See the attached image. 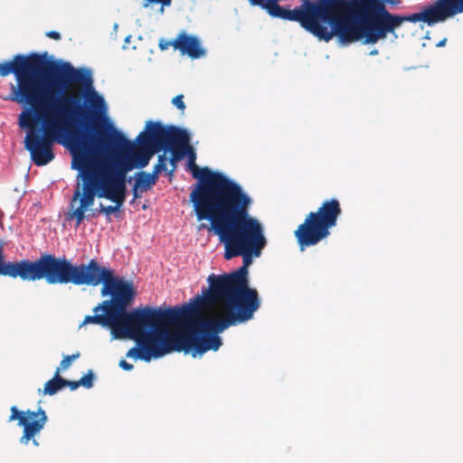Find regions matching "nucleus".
Here are the masks:
<instances>
[{"label": "nucleus", "instance_id": "obj_1", "mask_svg": "<svg viewBox=\"0 0 463 463\" xmlns=\"http://www.w3.org/2000/svg\"><path fill=\"white\" fill-rule=\"evenodd\" d=\"M213 203V213H198L199 222H210L209 227L202 223L199 229L213 232L224 246V259L241 257L242 266L230 273L211 274L208 288H203L187 304L222 345L219 334L252 319L260 307L257 289L249 286L248 269L261 255L267 239L260 222L249 213L252 199L248 194L236 189Z\"/></svg>", "mask_w": 463, "mask_h": 463}, {"label": "nucleus", "instance_id": "obj_2", "mask_svg": "<svg viewBox=\"0 0 463 463\" xmlns=\"http://www.w3.org/2000/svg\"><path fill=\"white\" fill-rule=\"evenodd\" d=\"M23 77L22 95L16 103L23 107L18 126L26 130L31 139L37 131L44 133L46 140L55 138L57 129L71 133H85V126H95L83 112L79 98L66 97L71 83L82 85L85 101L95 116L107 118V104L93 85L92 71L74 68L69 61H56L47 52H32Z\"/></svg>", "mask_w": 463, "mask_h": 463}, {"label": "nucleus", "instance_id": "obj_3", "mask_svg": "<svg viewBox=\"0 0 463 463\" xmlns=\"http://www.w3.org/2000/svg\"><path fill=\"white\" fill-rule=\"evenodd\" d=\"M176 325L181 326V330L172 338L160 325H146L141 339L137 341L140 348L132 347L126 356L150 362L152 358H159L175 351L196 358L209 350L217 351L222 346L217 338L203 327L196 315L183 318Z\"/></svg>", "mask_w": 463, "mask_h": 463}, {"label": "nucleus", "instance_id": "obj_4", "mask_svg": "<svg viewBox=\"0 0 463 463\" xmlns=\"http://www.w3.org/2000/svg\"><path fill=\"white\" fill-rule=\"evenodd\" d=\"M102 132L106 133L108 142L99 144L96 148L120 151L133 169L145 168L155 154L166 152L172 148L171 145L187 142L185 128L174 125L165 126L160 121L148 120L145 129L133 142L118 130L108 118Z\"/></svg>", "mask_w": 463, "mask_h": 463}, {"label": "nucleus", "instance_id": "obj_5", "mask_svg": "<svg viewBox=\"0 0 463 463\" xmlns=\"http://www.w3.org/2000/svg\"><path fill=\"white\" fill-rule=\"evenodd\" d=\"M71 283L76 286L96 287L102 285L101 297H109L93 308L94 314L109 315L111 323L114 317L122 315L125 308H128L136 298L133 281L125 279L115 273L113 269L99 264L91 259L87 264H74L71 262L62 284Z\"/></svg>", "mask_w": 463, "mask_h": 463}, {"label": "nucleus", "instance_id": "obj_6", "mask_svg": "<svg viewBox=\"0 0 463 463\" xmlns=\"http://www.w3.org/2000/svg\"><path fill=\"white\" fill-rule=\"evenodd\" d=\"M55 133V138L52 140H46L44 133L39 131L35 133L33 139L30 137H25L24 147L37 166L45 165L54 158L52 149L54 143L66 147L72 156L71 167L78 171L77 184L71 206L72 207L73 203L79 200L80 206L89 210L93 205L96 197L105 198L103 183L88 165L85 155L80 154L77 149H74V146H71L70 142H67L66 132H63V129H57Z\"/></svg>", "mask_w": 463, "mask_h": 463}, {"label": "nucleus", "instance_id": "obj_7", "mask_svg": "<svg viewBox=\"0 0 463 463\" xmlns=\"http://www.w3.org/2000/svg\"><path fill=\"white\" fill-rule=\"evenodd\" d=\"M85 133H71L67 129V142L74 146L80 154H84L86 161L102 183L127 184L133 177H127L133 166L121 154L115 155L116 150H99L96 146L108 142L106 133L95 126H85Z\"/></svg>", "mask_w": 463, "mask_h": 463}, {"label": "nucleus", "instance_id": "obj_8", "mask_svg": "<svg viewBox=\"0 0 463 463\" xmlns=\"http://www.w3.org/2000/svg\"><path fill=\"white\" fill-rule=\"evenodd\" d=\"M193 314L187 302L182 305L154 307L150 306L137 307L128 311L125 308L122 315L114 317V321L108 326L110 327L113 339H141L143 330L149 324L165 322L177 324L183 318H187Z\"/></svg>", "mask_w": 463, "mask_h": 463}, {"label": "nucleus", "instance_id": "obj_9", "mask_svg": "<svg viewBox=\"0 0 463 463\" xmlns=\"http://www.w3.org/2000/svg\"><path fill=\"white\" fill-rule=\"evenodd\" d=\"M323 4L314 36L325 42L337 36L343 46L366 39L367 28L354 24L357 9L352 6L350 0H325Z\"/></svg>", "mask_w": 463, "mask_h": 463}, {"label": "nucleus", "instance_id": "obj_10", "mask_svg": "<svg viewBox=\"0 0 463 463\" xmlns=\"http://www.w3.org/2000/svg\"><path fill=\"white\" fill-rule=\"evenodd\" d=\"M184 156L188 159V165L192 171L193 177L198 180V183L190 194V202L193 203L196 218L200 212L212 213L214 210L211 204L218 198H222L232 191L239 189L241 194H247L242 187L234 180L229 178L220 172H212L208 167L199 168L196 164V154L188 144L187 146H182Z\"/></svg>", "mask_w": 463, "mask_h": 463}, {"label": "nucleus", "instance_id": "obj_11", "mask_svg": "<svg viewBox=\"0 0 463 463\" xmlns=\"http://www.w3.org/2000/svg\"><path fill=\"white\" fill-rule=\"evenodd\" d=\"M71 264V261L65 257L60 258L46 252L41 253L35 260H6L4 243L0 241V277L20 279L22 281L45 279L50 285L62 284Z\"/></svg>", "mask_w": 463, "mask_h": 463}, {"label": "nucleus", "instance_id": "obj_12", "mask_svg": "<svg viewBox=\"0 0 463 463\" xmlns=\"http://www.w3.org/2000/svg\"><path fill=\"white\" fill-rule=\"evenodd\" d=\"M340 213V203L336 199L325 202L317 213L311 212L295 232L300 250L316 245L327 237Z\"/></svg>", "mask_w": 463, "mask_h": 463}, {"label": "nucleus", "instance_id": "obj_13", "mask_svg": "<svg viewBox=\"0 0 463 463\" xmlns=\"http://www.w3.org/2000/svg\"><path fill=\"white\" fill-rule=\"evenodd\" d=\"M279 1L269 0L264 8L272 17L299 23L306 31L314 35L325 0H300V5L293 9L279 5Z\"/></svg>", "mask_w": 463, "mask_h": 463}, {"label": "nucleus", "instance_id": "obj_14", "mask_svg": "<svg viewBox=\"0 0 463 463\" xmlns=\"http://www.w3.org/2000/svg\"><path fill=\"white\" fill-rule=\"evenodd\" d=\"M352 6L358 9L354 15V24L365 25L367 28L364 44L376 43L379 40L384 39L388 33L392 34L388 9H375L366 5Z\"/></svg>", "mask_w": 463, "mask_h": 463}, {"label": "nucleus", "instance_id": "obj_15", "mask_svg": "<svg viewBox=\"0 0 463 463\" xmlns=\"http://www.w3.org/2000/svg\"><path fill=\"white\" fill-rule=\"evenodd\" d=\"M18 420V425L24 428V434L20 438L21 444H27L30 439H33L34 446L38 447L39 443L34 439V436L39 433L47 422V415L45 411L39 408L37 411H22L16 406L11 408V416L9 420Z\"/></svg>", "mask_w": 463, "mask_h": 463}, {"label": "nucleus", "instance_id": "obj_16", "mask_svg": "<svg viewBox=\"0 0 463 463\" xmlns=\"http://www.w3.org/2000/svg\"><path fill=\"white\" fill-rule=\"evenodd\" d=\"M440 13L441 12H439L437 2L424 5L420 8V12L413 14H397L389 12L392 34L394 36L395 39H397L398 35L396 34L395 30L399 28L404 22H423L426 23L429 26H433L438 23H442L444 22V17L441 16Z\"/></svg>", "mask_w": 463, "mask_h": 463}, {"label": "nucleus", "instance_id": "obj_17", "mask_svg": "<svg viewBox=\"0 0 463 463\" xmlns=\"http://www.w3.org/2000/svg\"><path fill=\"white\" fill-rule=\"evenodd\" d=\"M28 58V54L26 55L19 53L14 55L11 61H6L3 63H0V76L6 77L9 74H14L16 80V84L10 83V92L4 99L5 100L16 103L17 98L22 95V80Z\"/></svg>", "mask_w": 463, "mask_h": 463}, {"label": "nucleus", "instance_id": "obj_18", "mask_svg": "<svg viewBox=\"0 0 463 463\" xmlns=\"http://www.w3.org/2000/svg\"><path fill=\"white\" fill-rule=\"evenodd\" d=\"M175 49L179 50L182 54H187L193 59H198L206 54V51L201 46L198 37L182 33L173 41Z\"/></svg>", "mask_w": 463, "mask_h": 463}, {"label": "nucleus", "instance_id": "obj_19", "mask_svg": "<svg viewBox=\"0 0 463 463\" xmlns=\"http://www.w3.org/2000/svg\"><path fill=\"white\" fill-rule=\"evenodd\" d=\"M105 199L120 204L122 207L127 197V184L103 183Z\"/></svg>", "mask_w": 463, "mask_h": 463}, {"label": "nucleus", "instance_id": "obj_20", "mask_svg": "<svg viewBox=\"0 0 463 463\" xmlns=\"http://www.w3.org/2000/svg\"><path fill=\"white\" fill-rule=\"evenodd\" d=\"M134 184L132 187L133 199L130 201V203H133L137 199L142 197V194L147 191H149L153 185L149 182L148 178L146 176L145 171L137 172L134 176Z\"/></svg>", "mask_w": 463, "mask_h": 463}, {"label": "nucleus", "instance_id": "obj_21", "mask_svg": "<svg viewBox=\"0 0 463 463\" xmlns=\"http://www.w3.org/2000/svg\"><path fill=\"white\" fill-rule=\"evenodd\" d=\"M436 2L441 16L444 17V22L449 17L463 13V0H437Z\"/></svg>", "mask_w": 463, "mask_h": 463}, {"label": "nucleus", "instance_id": "obj_22", "mask_svg": "<svg viewBox=\"0 0 463 463\" xmlns=\"http://www.w3.org/2000/svg\"><path fill=\"white\" fill-rule=\"evenodd\" d=\"M186 134H187V142L186 143H184V144L176 143V144L171 145L172 148L169 150H166V153L167 152L171 153V157L169 158V163L172 166V169L167 173V175H169V176H173L174 172L175 171V168H176L177 161H179L184 157V153H181V152L177 153L176 150L181 148L182 146H187L188 144H190L191 136H190V133L188 132V130H186Z\"/></svg>", "mask_w": 463, "mask_h": 463}, {"label": "nucleus", "instance_id": "obj_23", "mask_svg": "<svg viewBox=\"0 0 463 463\" xmlns=\"http://www.w3.org/2000/svg\"><path fill=\"white\" fill-rule=\"evenodd\" d=\"M400 0H350L352 5H366L375 9H387L386 4L396 5Z\"/></svg>", "mask_w": 463, "mask_h": 463}, {"label": "nucleus", "instance_id": "obj_24", "mask_svg": "<svg viewBox=\"0 0 463 463\" xmlns=\"http://www.w3.org/2000/svg\"><path fill=\"white\" fill-rule=\"evenodd\" d=\"M60 379H61V376H60V368H57L54 377L45 383L43 393L54 395L58 391L61 390L63 386Z\"/></svg>", "mask_w": 463, "mask_h": 463}, {"label": "nucleus", "instance_id": "obj_25", "mask_svg": "<svg viewBox=\"0 0 463 463\" xmlns=\"http://www.w3.org/2000/svg\"><path fill=\"white\" fill-rule=\"evenodd\" d=\"M87 324H96L106 327L111 324V317L109 315L94 314L92 316H86L80 326Z\"/></svg>", "mask_w": 463, "mask_h": 463}, {"label": "nucleus", "instance_id": "obj_26", "mask_svg": "<svg viewBox=\"0 0 463 463\" xmlns=\"http://www.w3.org/2000/svg\"><path fill=\"white\" fill-rule=\"evenodd\" d=\"M88 210L80 207V205L71 213H68L66 216L67 220L75 219L76 220V227H79L84 219H87V215H85V213Z\"/></svg>", "mask_w": 463, "mask_h": 463}, {"label": "nucleus", "instance_id": "obj_27", "mask_svg": "<svg viewBox=\"0 0 463 463\" xmlns=\"http://www.w3.org/2000/svg\"><path fill=\"white\" fill-rule=\"evenodd\" d=\"M120 204L115 203L114 205L104 206L102 203L99 204V212L106 215L108 221H110V215L117 213L120 211Z\"/></svg>", "mask_w": 463, "mask_h": 463}, {"label": "nucleus", "instance_id": "obj_28", "mask_svg": "<svg viewBox=\"0 0 463 463\" xmlns=\"http://www.w3.org/2000/svg\"><path fill=\"white\" fill-rule=\"evenodd\" d=\"M94 380V373L92 372V370H89V372L80 379L79 383L80 384V386L90 389L93 386Z\"/></svg>", "mask_w": 463, "mask_h": 463}, {"label": "nucleus", "instance_id": "obj_29", "mask_svg": "<svg viewBox=\"0 0 463 463\" xmlns=\"http://www.w3.org/2000/svg\"><path fill=\"white\" fill-rule=\"evenodd\" d=\"M166 152H164V154L159 155L157 158V163L154 166V168H158L160 172H165V175L169 172L166 166L167 157L165 156Z\"/></svg>", "mask_w": 463, "mask_h": 463}, {"label": "nucleus", "instance_id": "obj_30", "mask_svg": "<svg viewBox=\"0 0 463 463\" xmlns=\"http://www.w3.org/2000/svg\"><path fill=\"white\" fill-rule=\"evenodd\" d=\"M160 174H162V172H160L158 168H154L151 173L146 172V176L154 186L156 184Z\"/></svg>", "mask_w": 463, "mask_h": 463}, {"label": "nucleus", "instance_id": "obj_31", "mask_svg": "<svg viewBox=\"0 0 463 463\" xmlns=\"http://www.w3.org/2000/svg\"><path fill=\"white\" fill-rule=\"evenodd\" d=\"M78 357H80V353H76L74 354H71V355H67L65 356L62 361L61 362V367L62 369H66L68 368L70 365H71V363L77 359Z\"/></svg>", "mask_w": 463, "mask_h": 463}, {"label": "nucleus", "instance_id": "obj_32", "mask_svg": "<svg viewBox=\"0 0 463 463\" xmlns=\"http://www.w3.org/2000/svg\"><path fill=\"white\" fill-rule=\"evenodd\" d=\"M152 4H160L163 6H170L172 0H144V7L146 8Z\"/></svg>", "mask_w": 463, "mask_h": 463}, {"label": "nucleus", "instance_id": "obj_33", "mask_svg": "<svg viewBox=\"0 0 463 463\" xmlns=\"http://www.w3.org/2000/svg\"><path fill=\"white\" fill-rule=\"evenodd\" d=\"M61 383L62 384L63 388L68 386L70 387V389L71 391H74L76 390L78 387L80 386V384L79 383V381H76V382H72V381H69V380H66L64 378L61 377Z\"/></svg>", "mask_w": 463, "mask_h": 463}, {"label": "nucleus", "instance_id": "obj_34", "mask_svg": "<svg viewBox=\"0 0 463 463\" xmlns=\"http://www.w3.org/2000/svg\"><path fill=\"white\" fill-rule=\"evenodd\" d=\"M183 99V95H177L172 99L173 105H175L177 109L181 110H184L185 109V105Z\"/></svg>", "mask_w": 463, "mask_h": 463}, {"label": "nucleus", "instance_id": "obj_35", "mask_svg": "<svg viewBox=\"0 0 463 463\" xmlns=\"http://www.w3.org/2000/svg\"><path fill=\"white\" fill-rule=\"evenodd\" d=\"M119 366H120V368H122L125 371H131L134 368L133 364L128 363L125 360H121L119 362Z\"/></svg>", "mask_w": 463, "mask_h": 463}, {"label": "nucleus", "instance_id": "obj_36", "mask_svg": "<svg viewBox=\"0 0 463 463\" xmlns=\"http://www.w3.org/2000/svg\"><path fill=\"white\" fill-rule=\"evenodd\" d=\"M46 36L54 40H61V36L59 32L49 31L46 33Z\"/></svg>", "mask_w": 463, "mask_h": 463}, {"label": "nucleus", "instance_id": "obj_37", "mask_svg": "<svg viewBox=\"0 0 463 463\" xmlns=\"http://www.w3.org/2000/svg\"><path fill=\"white\" fill-rule=\"evenodd\" d=\"M269 0H249V2L252 5H259L261 7H265L267 5V3H269Z\"/></svg>", "mask_w": 463, "mask_h": 463}, {"label": "nucleus", "instance_id": "obj_38", "mask_svg": "<svg viewBox=\"0 0 463 463\" xmlns=\"http://www.w3.org/2000/svg\"><path fill=\"white\" fill-rule=\"evenodd\" d=\"M170 45H173V42H165L161 40L159 43V47L162 51L167 50Z\"/></svg>", "mask_w": 463, "mask_h": 463}, {"label": "nucleus", "instance_id": "obj_39", "mask_svg": "<svg viewBox=\"0 0 463 463\" xmlns=\"http://www.w3.org/2000/svg\"><path fill=\"white\" fill-rule=\"evenodd\" d=\"M99 213H102L99 212V208H96L91 210V213L87 214V220H90V218L97 217Z\"/></svg>", "mask_w": 463, "mask_h": 463}, {"label": "nucleus", "instance_id": "obj_40", "mask_svg": "<svg viewBox=\"0 0 463 463\" xmlns=\"http://www.w3.org/2000/svg\"><path fill=\"white\" fill-rule=\"evenodd\" d=\"M446 42H447V39H446V38H444V39L440 40V41L436 44V46H437V47H443V46H445Z\"/></svg>", "mask_w": 463, "mask_h": 463}, {"label": "nucleus", "instance_id": "obj_41", "mask_svg": "<svg viewBox=\"0 0 463 463\" xmlns=\"http://www.w3.org/2000/svg\"><path fill=\"white\" fill-rule=\"evenodd\" d=\"M370 55H377L378 54V50L377 49H373L369 53Z\"/></svg>", "mask_w": 463, "mask_h": 463}, {"label": "nucleus", "instance_id": "obj_42", "mask_svg": "<svg viewBox=\"0 0 463 463\" xmlns=\"http://www.w3.org/2000/svg\"><path fill=\"white\" fill-rule=\"evenodd\" d=\"M130 40H131V35H128V36L125 38L124 42H125V43H130Z\"/></svg>", "mask_w": 463, "mask_h": 463}, {"label": "nucleus", "instance_id": "obj_43", "mask_svg": "<svg viewBox=\"0 0 463 463\" xmlns=\"http://www.w3.org/2000/svg\"><path fill=\"white\" fill-rule=\"evenodd\" d=\"M118 29V24H114V26H113V31L114 32H117Z\"/></svg>", "mask_w": 463, "mask_h": 463}, {"label": "nucleus", "instance_id": "obj_44", "mask_svg": "<svg viewBox=\"0 0 463 463\" xmlns=\"http://www.w3.org/2000/svg\"><path fill=\"white\" fill-rule=\"evenodd\" d=\"M164 7L162 5H161V7H160V13L163 14L164 13Z\"/></svg>", "mask_w": 463, "mask_h": 463}]
</instances>
